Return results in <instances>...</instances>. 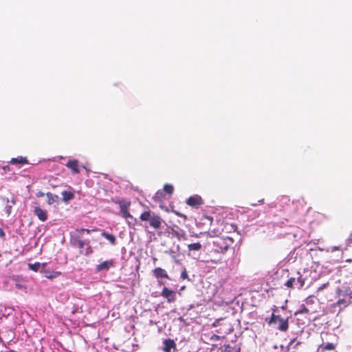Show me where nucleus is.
Masks as SVG:
<instances>
[{
    "mask_svg": "<svg viewBox=\"0 0 352 352\" xmlns=\"http://www.w3.org/2000/svg\"><path fill=\"white\" fill-rule=\"evenodd\" d=\"M120 206V211L128 210L131 205L130 201H126L125 200H118L116 202Z\"/></svg>",
    "mask_w": 352,
    "mask_h": 352,
    "instance_id": "2eb2a0df",
    "label": "nucleus"
},
{
    "mask_svg": "<svg viewBox=\"0 0 352 352\" xmlns=\"http://www.w3.org/2000/svg\"><path fill=\"white\" fill-rule=\"evenodd\" d=\"M324 349L325 350H332L333 349V344L332 343H327L324 346Z\"/></svg>",
    "mask_w": 352,
    "mask_h": 352,
    "instance_id": "c756f323",
    "label": "nucleus"
},
{
    "mask_svg": "<svg viewBox=\"0 0 352 352\" xmlns=\"http://www.w3.org/2000/svg\"><path fill=\"white\" fill-rule=\"evenodd\" d=\"M5 236V232L2 228H0V238Z\"/></svg>",
    "mask_w": 352,
    "mask_h": 352,
    "instance_id": "f704fd0d",
    "label": "nucleus"
},
{
    "mask_svg": "<svg viewBox=\"0 0 352 352\" xmlns=\"http://www.w3.org/2000/svg\"><path fill=\"white\" fill-rule=\"evenodd\" d=\"M85 247H86V248H85V252H83L82 254H84L86 256L91 254L92 253L93 250H92V248L90 246V245L89 244L88 245H85Z\"/></svg>",
    "mask_w": 352,
    "mask_h": 352,
    "instance_id": "a878e982",
    "label": "nucleus"
},
{
    "mask_svg": "<svg viewBox=\"0 0 352 352\" xmlns=\"http://www.w3.org/2000/svg\"><path fill=\"white\" fill-rule=\"evenodd\" d=\"M173 190H174L173 186L171 184H165L164 186V192H166V193H168L169 195L173 194Z\"/></svg>",
    "mask_w": 352,
    "mask_h": 352,
    "instance_id": "5701e85b",
    "label": "nucleus"
},
{
    "mask_svg": "<svg viewBox=\"0 0 352 352\" xmlns=\"http://www.w3.org/2000/svg\"><path fill=\"white\" fill-rule=\"evenodd\" d=\"M1 256V255L0 254V257Z\"/></svg>",
    "mask_w": 352,
    "mask_h": 352,
    "instance_id": "c03bdc74",
    "label": "nucleus"
},
{
    "mask_svg": "<svg viewBox=\"0 0 352 352\" xmlns=\"http://www.w3.org/2000/svg\"><path fill=\"white\" fill-rule=\"evenodd\" d=\"M153 274L154 276L159 278H169L168 275L165 270L161 268V267H157L153 270Z\"/></svg>",
    "mask_w": 352,
    "mask_h": 352,
    "instance_id": "4468645a",
    "label": "nucleus"
},
{
    "mask_svg": "<svg viewBox=\"0 0 352 352\" xmlns=\"http://www.w3.org/2000/svg\"><path fill=\"white\" fill-rule=\"evenodd\" d=\"M76 232L79 233V234H81L84 232H86L87 234H90L91 232V230H89V229H84V228H82V229H77L76 230Z\"/></svg>",
    "mask_w": 352,
    "mask_h": 352,
    "instance_id": "bb28decb",
    "label": "nucleus"
},
{
    "mask_svg": "<svg viewBox=\"0 0 352 352\" xmlns=\"http://www.w3.org/2000/svg\"><path fill=\"white\" fill-rule=\"evenodd\" d=\"M309 273V270H304L302 272H298L297 276L289 278L285 285L287 287L300 289L305 285Z\"/></svg>",
    "mask_w": 352,
    "mask_h": 352,
    "instance_id": "f257e3e1",
    "label": "nucleus"
},
{
    "mask_svg": "<svg viewBox=\"0 0 352 352\" xmlns=\"http://www.w3.org/2000/svg\"><path fill=\"white\" fill-rule=\"evenodd\" d=\"M161 194H162V192H157V194H156V195H161Z\"/></svg>",
    "mask_w": 352,
    "mask_h": 352,
    "instance_id": "a19ab883",
    "label": "nucleus"
},
{
    "mask_svg": "<svg viewBox=\"0 0 352 352\" xmlns=\"http://www.w3.org/2000/svg\"><path fill=\"white\" fill-rule=\"evenodd\" d=\"M309 312V309L305 307V305L302 304L300 305L298 309L296 311L294 315H298L300 314H308Z\"/></svg>",
    "mask_w": 352,
    "mask_h": 352,
    "instance_id": "6ab92c4d",
    "label": "nucleus"
},
{
    "mask_svg": "<svg viewBox=\"0 0 352 352\" xmlns=\"http://www.w3.org/2000/svg\"><path fill=\"white\" fill-rule=\"evenodd\" d=\"M70 243L73 247L80 249V253H83L82 249L85 245H88L90 241L88 239H83L82 236L76 232L72 235Z\"/></svg>",
    "mask_w": 352,
    "mask_h": 352,
    "instance_id": "20e7f679",
    "label": "nucleus"
},
{
    "mask_svg": "<svg viewBox=\"0 0 352 352\" xmlns=\"http://www.w3.org/2000/svg\"><path fill=\"white\" fill-rule=\"evenodd\" d=\"M210 232H212L214 234V235L217 234V233L214 230H212V231H210Z\"/></svg>",
    "mask_w": 352,
    "mask_h": 352,
    "instance_id": "58836bf2",
    "label": "nucleus"
},
{
    "mask_svg": "<svg viewBox=\"0 0 352 352\" xmlns=\"http://www.w3.org/2000/svg\"><path fill=\"white\" fill-rule=\"evenodd\" d=\"M78 161L77 160H69L66 164V166L72 170V173L77 174L80 173V170L78 168Z\"/></svg>",
    "mask_w": 352,
    "mask_h": 352,
    "instance_id": "ddd939ff",
    "label": "nucleus"
},
{
    "mask_svg": "<svg viewBox=\"0 0 352 352\" xmlns=\"http://www.w3.org/2000/svg\"><path fill=\"white\" fill-rule=\"evenodd\" d=\"M41 266V263H38V262L33 263V264H32V263L28 264L29 269L31 270H33L34 272L38 271Z\"/></svg>",
    "mask_w": 352,
    "mask_h": 352,
    "instance_id": "4be33fe9",
    "label": "nucleus"
},
{
    "mask_svg": "<svg viewBox=\"0 0 352 352\" xmlns=\"http://www.w3.org/2000/svg\"><path fill=\"white\" fill-rule=\"evenodd\" d=\"M181 278L182 279H186L188 278V274H187V272H186V269H184L182 272L181 273Z\"/></svg>",
    "mask_w": 352,
    "mask_h": 352,
    "instance_id": "7c9ffc66",
    "label": "nucleus"
},
{
    "mask_svg": "<svg viewBox=\"0 0 352 352\" xmlns=\"http://www.w3.org/2000/svg\"><path fill=\"white\" fill-rule=\"evenodd\" d=\"M114 263H115V262L113 259L103 261L101 263L96 265V270L98 272H103V271L107 272L111 267H114Z\"/></svg>",
    "mask_w": 352,
    "mask_h": 352,
    "instance_id": "0eeeda50",
    "label": "nucleus"
},
{
    "mask_svg": "<svg viewBox=\"0 0 352 352\" xmlns=\"http://www.w3.org/2000/svg\"><path fill=\"white\" fill-rule=\"evenodd\" d=\"M202 245L199 242L188 245V255L192 258H198Z\"/></svg>",
    "mask_w": 352,
    "mask_h": 352,
    "instance_id": "423d86ee",
    "label": "nucleus"
},
{
    "mask_svg": "<svg viewBox=\"0 0 352 352\" xmlns=\"http://www.w3.org/2000/svg\"><path fill=\"white\" fill-rule=\"evenodd\" d=\"M101 235L104 238L107 239L111 243V244L115 245V243H116V237L113 234L107 233L106 232H102L101 233Z\"/></svg>",
    "mask_w": 352,
    "mask_h": 352,
    "instance_id": "a211bd4d",
    "label": "nucleus"
},
{
    "mask_svg": "<svg viewBox=\"0 0 352 352\" xmlns=\"http://www.w3.org/2000/svg\"><path fill=\"white\" fill-rule=\"evenodd\" d=\"M292 342H294V340H292V342H289V344H291Z\"/></svg>",
    "mask_w": 352,
    "mask_h": 352,
    "instance_id": "79ce46f5",
    "label": "nucleus"
},
{
    "mask_svg": "<svg viewBox=\"0 0 352 352\" xmlns=\"http://www.w3.org/2000/svg\"><path fill=\"white\" fill-rule=\"evenodd\" d=\"M186 204L190 206L198 207L203 204V200L199 195L191 196L187 199Z\"/></svg>",
    "mask_w": 352,
    "mask_h": 352,
    "instance_id": "1a4fd4ad",
    "label": "nucleus"
},
{
    "mask_svg": "<svg viewBox=\"0 0 352 352\" xmlns=\"http://www.w3.org/2000/svg\"><path fill=\"white\" fill-rule=\"evenodd\" d=\"M118 214L121 215L125 219L131 217V214L128 212V210L120 211Z\"/></svg>",
    "mask_w": 352,
    "mask_h": 352,
    "instance_id": "b1692460",
    "label": "nucleus"
},
{
    "mask_svg": "<svg viewBox=\"0 0 352 352\" xmlns=\"http://www.w3.org/2000/svg\"><path fill=\"white\" fill-rule=\"evenodd\" d=\"M270 324H278V329L281 331H286L288 329V319H285L279 315L272 314L269 322Z\"/></svg>",
    "mask_w": 352,
    "mask_h": 352,
    "instance_id": "39448f33",
    "label": "nucleus"
},
{
    "mask_svg": "<svg viewBox=\"0 0 352 352\" xmlns=\"http://www.w3.org/2000/svg\"><path fill=\"white\" fill-rule=\"evenodd\" d=\"M34 214L38 217V219L44 222L47 219V213L45 210L42 209L38 206H36L34 208Z\"/></svg>",
    "mask_w": 352,
    "mask_h": 352,
    "instance_id": "9d476101",
    "label": "nucleus"
},
{
    "mask_svg": "<svg viewBox=\"0 0 352 352\" xmlns=\"http://www.w3.org/2000/svg\"><path fill=\"white\" fill-rule=\"evenodd\" d=\"M329 285V283H324L322 284L319 288H318V290H322L323 289H324L325 287H327V286Z\"/></svg>",
    "mask_w": 352,
    "mask_h": 352,
    "instance_id": "473e14b6",
    "label": "nucleus"
},
{
    "mask_svg": "<svg viewBox=\"0 0 352 352\" xmlns=\"http://www.w3.org/2000/svg\"><path fill=\"white\" fill-rule=\"evenodd\" d=\"M305 301L307 303H308V302H310L311 300L309 298H306Z\"/></svg>",
    "mask_w": 352,
    "mask_h": 352,
    "instance_id": "4c0bfd02",
    "label": "nucleus"
},
{
    "mask_svg": "<svg viewBox=\"0 0 352 352\" xmlns=\"http://www.w3.org/2000/svg\"><path fill=\"white\" fill-rule=\"evenodd\" d=\"M232 241L229 237L217 238L212 243V252L214 253L224 254L230 246Z\"/></svg>",
    "mask_w": 352,
    "mask_h": 352,
    "instance_id": "f03ea898",
    "label": "nucleus"
},
{
    "mask_svg": "<svg viewBox=\"0 0 352 352\" xmlns=\"http://www.w3.org/2000/svg\"><path fill=\"white\" fill-rule=\"evenodd\" d=\"M45 265H46V263L42 264L43 269H42L41 272L43 273H44L45 277H46L47 278L53 279V278H55L60 275V272H50L47 270H45Z\"/></svg>",
    "mask_w": 352,
    "mask_h": 352,
    "instance_id": "9b49d317",
    "label": "nucleus"
},
{
    "mask_svg": "<svg viewBox=\"0 0 352 352\" xmlns=\"http://www.w3.org/2000/svg\"><path fill=\"white\" fill-rule=\"evenodd\" d=\"M292 342H294V340H292V342H289V344H291Z\"/></svg>",
    "mask_w": 352,
    "mask_h": 352,
    "instance_id": "37998d69",
    "label": "nucleus"
},
{
    "mask_svg": "<svg viewBox=\"0 0 352 352\" xmlns=\"http://www.w3.org/2000/svg\"><path fill=\"white\" fill-rule=\"evenodd\" d=\"M175 348V343L171 339H166L163 342V350L165 352H170L171 349Z\"/></svg>",
    "mask_w": 352,
    "mask_h": 352,
    "instance_id": "f8f14e48",
    "label": "nucleus"
},
{
    "mask_svg": "<svg viewBox=\"0 0 352 352\" xmlns=\"http://www.w3.org/2000/svg\"><path fill=\"white\" fill-rule=\"evenodd\" d=\"M3 170L6 172V171H9L10 170V168L9 166L6 165V166H3Z\"/></svg>",
    "mask_w": 352,
    "mask_h": 352,
    "instance_id": "72a5a7b5",
    "label": "nucleus"
},
{
    "mask_svg": "<svg viewBox=\"0 0 352 352\" xmlns=\"http://www.w3.org/2000/svg\"><path fill=\"white\" fill-rule=\"evenodd\" d=\"M337 305L339 306V307H342V306H344L345 307L346 306V301L344 300H339L337 302Z\"/></svg>",
    "mask_w": 352,
    "mask_h": 352,
    "instance_id": "2f4dec72",
    "label": "nucleus"
},
{
    "mask_svg": "<svg viewBox=\"0 0 352 352\" xmlns=\"http://www.w3.org/2000/svg\"><path fill=\"white\" fill-rule=\"evenodd\" d=\"M47 197L48 198L47 199V203L49 204H54V202L56 201L57 199H58V196L56 195H53L52 193L51 192H47Z\"/></svg>",
    "mask_w": 352,
    "mask_h": 352,
    "instance_id": "aec40b11",
    "label": "nucleus"
},
{
    "mask_svg": "<svg viewBox=\"0 0 352 352\" xmlns=\"http://www.w3.org/2000/svg\"><path fill=\"white\" fill-rule=\"evenodd\" d=\"M224 352H240V348L237 346L227 345L225 346Z\"/></svg>",
    "mask_w": 352,
    "mask_h": 352,
    "instance_id": "412c9836",
    "label": "nucleus"
},
{
    "mask_svg": "<svg viewBox=\"0 0 352 352\" xmlns=\"http://www.w3.org/2000/svg\"><path fill=\"white\" fill-rule=\"evenodd\" d=\"M9 163L11 164H16L17 163L21 164H28V162L26 157H20L19 158H15V157L12 158L10 160V161L9 162Z\"/></svg>",
    "mask_w": 352,
    "mask_h": 352,
    "instance_id": "dca6fc26",
    "label": "nucleus"
},
{
    "mask_svg": "<svg viewBox=\"0 0 352 352\" xmlns=\"http://www.w3.org/2000/svg\"><path fill=\"white\" fill-rule=\"evenodd\" d=\"M43 195H44V193H43V192H38V194H37V196H38V197H43Z\"/></svg>",
    "mask_w": 352,
    "mask_h": 352,
    "instance_id": "c9c22d12",
    "label": "nucleus"
},
{
    "mask_svg": "<svg viewBox=\"0 0 352 352\" xmlns=\"http://www.w3.org/2000/svg\"><path fill=\"white\" fill-rule=\"evenodd\" d=\"M258 203L261 204H263L264 203V199H262L258 200Z\"/></svg>",
    "mask_w": 352,
    "mask_h": 352,
    "instance_id": "e433bc0d",
    "label": "nucleus"
},
{
    "mask_svg": "<svg viewBox=\"0 0 352 352\" xmlns=\"http://www.w3.org/2000/svg\"><path fill=\"white\" fill-rule=\"evenodd\" d=\"M252 206H256L257 204H251Z\"/></svg>",
    "mask_w": 352,
    "mask_h": 352,
    "instance_id": "ea45409f",
    "label": "nucleus"
},
{
    "mask_svg": "<svg viewBox=\"0 0 352 352\" xmlns=\"http://www.w3.org/2000/svg\"><path fill=\"white\" fill-rule=\"evenodd\" d=\"M126 219L127 223L129 226H134L137 222L136 219L134 218L132 215H131V217H129L128 219Z\"/></svg>",
    "mask_w": 352,
    "mask_h": 352,
    "instance_id": "393cba45",
    "label": "nucleus"
},
{
    "mask_svg": "<svg viewBox=\"0 0 352 352\" xmlns=\"http://www.w3.org/2000/svg\"><path fill=\"white\" fill-rule=\"evenodd\" d=\"M161 295L165 298L168 302H173L176 300L175 292L164 287L162 291Z\"/></svg>",
    "mask_w": 352,
    "mask_h": 352,
    "instance_id": "6e6552de",
    "label": "nucleus"
},
{
    "mask_svg": "<svg viewBox=\"0 0 352 352\" xmlns=\"http://www.w3.org/2000/svg\"><path fill=\"white\" fill-rule=\"evenodd\" d=\"M340 250V247L339 246H331V247H329L328 249H327V252H334L336 250Z\"/></svg>",
    "mask_w": 352,
    "mask_h": 352,
    "instance_id": "cd10ccee",
    "label": "nucleus"
},
{
    "mask_svg": "<svg viewBox=\"0 0 352 352\" xmlns=\"http://www.w3.org/2000/svg\"><path fill=\"white\" fill-rule=\"evenodd\" d=\"M142 221H148L151 227L155 229H158L161 227L162 223L164 222L160 217L155 214L151 211H146L141 214L140 217Z\"/></svg>",
    "mask_w": 352,
    "mask_h": 352,
    "instance_id": "7ed1b4c3",
    "label": "nucleus"
},
{
    "mask_svg": "<svg viewBox=\"0 0 352 352\" xmlns=\"http://www.w3.org/2000/svg\"><path fill=\"white\" fill-rule=\"evenodd\" d=\"M61 194L63 196V200L65 202H67V201L72 200L74 197V193L72 192H69V191L64 190L62 192Z\"/></svg>",
    "mask_w": 352,
    "mask_h": 352,
    "instance_id": "f3484780",
    "label": "nucleus"
},
{
    "mask_svg": "<svg viewBox=\"0 0 352 352\" xmlns=\"http://www.w3.org/2000/svg\"><path fill=\"white\" fill-rule=\"evenodd\" d=\"M5 210H6V212L7 213V214L10 215L11 213V210H12V206L10 205H6L5 207Z\"/></svg>",
    "mask_w": 352,
    "mask_h": 352,
    "instance_id": "c85d7f7f",
    "label": "nucleus"
}]
</instances>
